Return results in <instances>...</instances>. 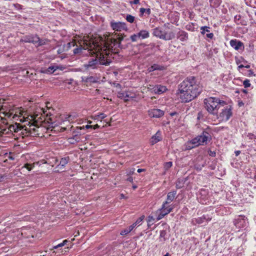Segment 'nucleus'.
<instances>
[{
  "instance_id": "9d476101",
  "label": "nucleus",
  "mask_w": 256,
  "mask_h": 256,
  "mask_svg": "<svg viewBox=\"0 0 256 256\" xmlns=\"http://www.w3.org/2000/svg\"><path fill=\"white\" fill-rule=\"evenodd\" d=\"M164 114V111L158 108H154L148 111L149 116L152 118H160Z\"/></svg>"
},
{
  "instance_id": "8fccbe9b",
  "label": "nucleus",
  "mask_w": 256,
  "mask_h": 256,
  "mask_svg": "<svg viewBox=\"0 0 256 256\" xmlns=\"http://www.w3.org/2000/svg\"><path fill=\"white\" fill-rule=\"evenodd\" d=\"M241 18V16L240 15H236L234 18V20L235 22H237L240 20Z\"/></svg>"
},
{
  "instance_id": "2eb2a0df",
  "label": "nucleus",
  "mask_w": 256,
  "mask_h": 256,
  "mask_svg": "<svg viewBox=\"0 0 256 256\" xmlns=\"http://www.w3.org/2000/svg\"><path fill=\"white\" fill-rule=\"evenodd\" d=\"M98 62L102 65L108 66L112 61L110 58H106L104 54H100L98 58Z\"/></svg>"
},
{
  "instance_id": "412c9836",
  "label": "nucleus",
  "mask_w": 256,
  "mask_h": 256,
  "mask_svg": "<svg viewBox=\"0 0 256 256\" xmlns=\"http://www.w3.org/2000/svg\"><path fill=\"white\" fill-rule=\"evenodd\" d=\"M167 90L166 86L162 85H157L154 88V92L156 94H161Z\"/></svg>"
},
{
  "instance_id": "72a5a7b5",
  "label": "nucleus",
  "mask_w": 256,
  "mask_h": 256,
  "mask_svg": "<svg viewBox=\"0 0 256 256\" xmlns=\"http://www.w3.org/2000/svg\"><path fill=\"white\" fill-rule=\"evenodd\" d=\"M140 12L141 14H143L144 12H146L149 15L151 13V10L150 8H140Z\"/></svg>"
},
{
  "instance_id": "6e6d98bb",
  "label": "nucleus",
  "mask_w": 256,
  "mask_h": 256,
  "mask_svg": "<svg viewBox=\"0 0 256 256\" xmlns=\"http://www.w3.org/2000/svg\"><path fill=\"white\" fill-rule=\"evenodd\" d=\"M248 76H254V72L252 70H249L248 71Z\"/></svg>"
},
{
  "instance_id": "39448f33",
  "label": "nucleus",
  "mask_w": 256,
  "mask_h": 256,
  "mask_svg": "<svg viewBox=\"0 0 256 256\" xmlns=\"http://www.w3.org/2000/svg\"><path fill=\"white\" fill-rule=\"evenodd\" d=\"M232 111L230 106H227L222 109L221 112L217 115V118L221 122H226L232 116Z\"/></svg>"
},
{
  "instance_id": "a19ab883",
  "label": "nucleus",
  "mask_w": 256,
  "mask_h": 256,
  "mask_svg": "<svg viewBox=\"0 0 256 256\" xmlns=\"http://www.w3.org/2000/svg\"><path fill=\"white\" fill-rule=\"evenodd\" d=\"M154 219L152 216H149L148 218V226L152 224L154 222Z\"/></svg>"
},
{
  "instance_id": "603ef678",
  "label": "nucleus",
  "mask_w": 256,
  "mask_h": 256,
  "mask_svg": "<svg viewBox=\"0 0 256 256\" xmlns=\"http://www.w3.org/2000/svg\"><path fill=\"white\" fill-rule=\"evenodd\" d=\"M206 36L208 38H210V39L214 37V34L213 33H209V34H206Z\"/></svg>"
},
{
  "instance_id": "9b49d317",
  "label": "nucleus",
  "mask_w": 256,
  "mask_h": 256,
  "mask_svg": "<svg viewBox=\"0 0 256 256\" xmlns=\"http://www.w3.org/2000/svg\"><path fill=\"white\" fill-rule=\"evenodd\" d=\"M200 145V143L198 141V136H197L190 141L188 142L186 144V150H191Z\"/></svg>"
},
{
  "instance_id": "774afa93",
  "label": "nucleus",
  "mask_w": 256,
  "mask_h": 256,
  "mask_svg": "<svg viewBox=\"0 0 256 256\" xmlns=\"http://www.w3.org/2000/svg\"><path fill=\"white\" fill-rule=\"evenodd\" d=\"M242 92L244 94H247L248 93V90H244V89H242L241 90Z\"/></svg>"
},
{
  "instance_id": "a18cd8bd",
  "label": "nucleus",
  "mask_w": 256,
  "mask_h": 256,
  "mask_svg": "<svg viewBox=\"0 0 256 256\" xmlns=\"http://www.w3.org/2000/svg\"><path fill=\"white\" fill-rule=\"evenodd\" d=\"M134 171H135V168H132L127 171V174L128 176H130L132 174H133L134 173Z\"/></svg>"
},
{
  "instance_id": "f3484780",
  "label": "nucleus",
  "mask_w": 256,
  "mask_h": 256,
  "mask_svg": "<svg viewBox=\"0 0 256 256\" xmlns=\"http://www.w3.org/2000/svg\"><path fill=\"white\" fill-rule=\"evenodd\" d=\"M82 82H85L88 84L96 83L98 82V78L96 77L93 76H82Z\"/></svg>"
},
{
  "instance_id": "393cba45",
  "label": "nucleus",
  "mask_w": 256,
  "mask_h": 256,
  "mask_svg": "<svg viewBox=\"0 0 256 256\" xmlns=\"http://www.w3.org/2000/svg\"><path fill=\"white\" fill-rule=\"evenodd\" d=\"M118 96L119 98H120L121 99H123L125 102H127L128 100V98H133L134 97L132 96H130L129 94H128L126 92H119L118 94Z\"/></svg>"
},
{
  "instance_id": "37998d69",
  "label": "nucleus",
  "mask_w": 256,
  "mask_h": 256,
  "mask_svg": "<svg viewBox=\"0 0 256 256\" xmlns=\"http://www.w3.org/2000/svg\"><path fill=\"white\" fill-rule=\"evenodd\" d=\"M9 131L10 130H8V128H2L1 130H0V136L8 134Z\"/></svg>"
},
{
  "instance_id": "680f3d73",
  "label": "nucleus",
  "mask_w": 256,
  "mask_h": 256,
  "mask_svg": "<svg viewBox=\"0 0 256 256\" xmlns=\"http://www.w3.org/2000/svg\"><path fill=\"white\" fill-rule=\"evenodd\" d=\"M244 68V66L242 65V64H240V65L238 66V70H240L241 68Z\"/></svg>"
},
{
  "instance_id": "a211bd4d",
  "label": "nucleus",
  "mask_w": 256,
  "mask_h": 256,
  "mask_svg": "<svg viewBox=\"0 0 256 256\" xmlns=\"http://www.w3.org/2000/svg\"><path fill=\"white\" fill-rule=\"evenodd\" d=\"M211 220L210 218H207L206 216H202V217L198 218H196L193 219L192 222L196 224H202L205 220L209 221Z\"/></svg>"
},
{
  "instance_id": "58836bf2",
  "label": "nucleus",
  "mask_w": 256,
  "mask_h": 256,
  "mask_svg": "<svg viewBox=\"0 0 256 256\" xmlns=\"http://www.w3.org/2000/svg\"><path fill=\"white\" fill-rule=\"evenodd\" d=\"M106 116L104 114V113H100L99 114H96L94 116V118L95 119H101V120H102L104 118L106 117Z\"/></svg>"
},
{
  "instance_id": "052dcab7",
  "label": "nucleus",
  "mask_w": 256,
  "mask_h": 256,
  "mask_svg": "<svg viewBox=\"0 0 256 256\" xmlns=\"http://www.w3.org/2000/svg\"><path fill=\"white\" fill-rule=\"evenodd\" d=\"M127 180L130 182H133V178L132 177V176H129L128 178H127Z\"/></svg>"
},
{
  "instance_id": "a878e982",
  "label": "nucleus",
  "mask_w": 256,
  "mask_h": 256,
  "mask_svg": "<svg viewBox=\"0 0 256 256\" xmlns=\"http://www.w3.org/2000/svg\"><path fill=\"white\" fill-rule=\"evenodd\" d=\"M138 34L140 38H141L142 39L146 38L150 36L148 32L146 30H142L138 32Z\"/></svg>"
},
{
  "instance_id": "b1692460",
  "label": "nucleus",
  "mask_w": 256,
  "mask_h": 256,
  "mask_svg": "<svg viewBox=\"0 0 256 256\" xmlns=\"http://www.w3.org/2000/svg\"><path fill=\"white\" fill-rule=\"evenodd\" d=\"M164 37L162 38V40H171L175 38V34L172 32H164Z\"/></svg>"
},
{
  "instance_id": "1a4fd4ad",
  "label": "nucleus",
  "mask_w": 256,
  "mask_h": 256,
  "mask_svg": "<svg viewBox=\"0 0 256 256\" xmlns=\"http://www.w3.org/2000/svg\"><path fill=\"white\" fill-rule=\"evenodd\" d=\"M230 45L235 50H242L244 49V44L237 40H232L230 42Z\"/></svg>"
},
{
  "instance_id": "7c9ffc66",
  "label": "nucleus",
  "mask_w": 256,
  "mask_h": 256,
  "mask_svg": "<svg viewBox=\"0 0 256 256\" xmlns=\"http://www.w3.org/2000/svg\"><path fill=\"white\" fill-rule=\"evenodd\" d=\"M144 216H140V218H139L136 220V222L134 223L132 226H134V228L137 226V225H140L141 224H142V221L143 219L144 218Z\"/></svg>"
},
{
  "instance_id": "338daca9",
  "label": "nucleus",
  "mask_w": 256,
  "mask_h": 256,
  "mask_svg": "<svg viewBox=\"0 0 256 256\" xmlns=\"http://www.w3.org/2000/svg\"><path fill=\"white\" fill-rule=\"evenodd\" d=\"M58 247L59 248H61V247H62L64 246V244H62V242L60 243V244H58Z\"/></svg>"
},
{
  "instance_id": "09e8293b",
  "label": "nucleus",
  "mask_w": 256,
  "mask_h": 256,
  "mask_svg": "<svg viewBox=\"0 0 256 256\" xmlns=\"http://www.w3.org/2000/svg\"><path fill=\"white\" fill-rule=\"evenodd\" d=\"M204 166V165L200 166L199 164H195L194 168L198 170H200L202 168V167Z\"/></svg>"
},
{
  "instance_id": "c756f323",
  "label": "nucleus",
  "mask_w": 256,
  "mask_h": 256,
  "mask_svg": "<svg viewBox=\"0 0 256 256\" xmlns=\"http://www.w3.org/2000/svg\"><path fill=\"white\" fill-rule=\"evenodd\" d=\"M166 234L167 232L166 230H162L160 232V238L161 239V241L164 242L166 240Z\"/></svg>"
},
{
  "instance_id": "79ce46f5",
  "label": "nucleus",
  "mask_w": 256,
  "mask_h": 256,
  "mask_svg": "<svg viewBox=\"0 0 256 256\" xmlns=\"http://www.w3.org/2000/svg\"><path fill=\"white\" fill-rule=\"evenodd\" d=\"M243 84L245 88H248L250 86L251 84L250 81L248 79H246L243 82Z\"/></svg>"
},
{
  "instance_id": "69168bd1",
  "label": "nucleus",
  "mask_w": 256,
  "mask_h": 256,
  "mask_svg": "<svg viewBox=\"0 0 256 256\" xmlns=\"http://www.w3.org/2000/svg\"><path fill=\"white\" fill-rule=\"evenodd\" d=\"M92 128V125L87 124L86 126V128Z\"/></svg>"
},
{
  "instance_id": "aec40b11",
  "label": "nucleus",
  "mask_w": 256,
  "mask_h": 256,
  "mask_svg": "<svg viewBox=\"0 0 256 256\" xmlns=\"http://www.w3.org/2000/svg\"><path fill=\"white\" fill-rule=\"evenodd\" d=\"M178 38L182 42L186 41L188 38V34L184 31H179L177 34Z\"/></svg>"
},
{
  "instance_id": "5fc2aeb1",
  "label": "nucleus",
  "mask_w": 256,
  "mask_h": 256,
  "mask_svg": "<svg viewBox=\"0 0 256 256\" xmlns=\"http://www.w3.org/2000/svg\"><path fill=\"white\" fill-rule=\"evenodd\" d=\"M130 3L131 4H140V0H134V1L132 2H130Z\"/></svg>"
},
{
  "instance_id": "6e6552de",
  "label": "nucleus",
  "mask_w": 256,
  "mask_h": 256,
  "mask_svg": "<svg viewBox=\"0 0 256 256\" xmlns=\"http://www.w3.org/2000/svg\"><path fill=\"white\" fill-rule=\"evenodd\" d=\"M25 126H22L20 124L16 123L14 124L10 125L8 127V130L10 132H20V134L22 136V130H24Z\"/></svg>"
},
{
  "instance_id": "7ed1b4c3",
  "label": "nucleus",
  "mask_w": 256,
  "mask_h": 256,
  "mask_svg": "<svg viewBox=\"0 0 256 256\" xmlns=\"http://www.w3.org/2000/svg\"><path fill=\"white\" fill-rule=\"evenodd\" d=\"M40 118L38 114L33 117L34 123L31 124L29 127L25 126L24 130H22V136H40V131L42 128L38 126V120Z\"/></svg>"
},
{
  "instance_id": "e2e57ef3",
  "label": "nucleus",
  "mask_w": 256,
  "mask_h": 256,
  "mask_svg": "<svg viewBox=\"0 0 256 256\" xmlns=\"http://www.w3.org/2000/svg\"><path fill=\"white\" fill-rule=\"evenodd\" d=\"M99 128V126L96 124H95L94 126H92V128H93L95 130V129H96V128Z\"/></svg>"
},
{
  "instance_id": "49530a36",
  "label": "nucleus",
  "mask_w": 256,
  "mask_h": 256,
  "mask_svg": "<svg viewBox=\"0 0 256 256\" xmlns=\"http://www.w3.org/2000/svg\"><path fill=\"white\" fill-rule=\"evenodd\" d=\"M73 138L74 140V142H76V143L79 142L80 140V136L78 135L74 136Z\"/></svg>"
},
{
  "instance_id": "f704fd0d",
  "label": "nucleus",
  "mask_w": 256,
  "mask_h": 256,
  "mask_svg": "<svg viewBox=\"0 0 256 256\" xmlns=\"http://www.w3.org/2000/svg\"><path fill=\"white\" fill-rule=\"evenodd\" d=\"M156 214H158V216L156 218L157 220H161L166 216V213L165 214L162 213L161 212L160 210H158L156 211Z\"/></svg>"
},
{
  "instance_id": "2f4dec72",
  "label": "nucleus",
  "mask_w": 256,
  "mask_h": 256,
  "mask_svg": "<svg viewBox=\"0 0 256 256\" xmlns=\"http://www.w3.org/2000/svg\"><path fill=\"white\" fill-rule=\"evenodd\" d=\"M34 164H35V163H34L32 164H30L27 163V164H24V165L22 166V168H26L28 170L30 171L33 168L34 166Z\"/></svg>"
},
{
  "instance_id": "0eeeda50",
  "label": "nucleus",
  "mask_w": 256,
  "mask_h": 256,
  "mask_svg": "<svg viewBox=\"0 0 256 256\" xmlns=\"http://www.w3.org/2000/svg\"><path fill=\"white\" fill-rule=\"evenodd\" d=\"M209 139H211L210 135L206 131H203L201 134L198 136V141L200 143V145L206 144Z\"/></svg>"
},
{
  "instance_id": "3c124183",
  "label": "nucleus",
  "mask_w": 256,
  "mask_h": 256,
  "mask_svg": "<svg viewBox=\"0 0 256 256\" xmlns=\"http://www.w3.org/2000/svg\"><path fill=\"white\" fill-rule=\"evenodd\" d=\"M172 162H166L165 164V168H170L172 166Z\"/></svg>"
},
{
  "instance_id": "de8ad7c7",
  "label": "nucleus",
  "mask_w": 256,
  "mask_h": 256,
  "mask_svg": "<svg viewBox=\"0 0 256 256\" xmlns=\"http://www.w3.org/2000/svg\"><path fill=\"white\" fill-rule=\"evenodd\" d=\"M208 154L212 157H214L216 155V153L214 151H212L210 150L208 151Z\"/></svg>"
},
{
  "instance_id": "4d7b16f0",
  "label": "nucleus",
  "mask_w": 256,
  "mask_h": 256,
  "mask_svg": "<svg viewBox=\"0 0 256 256\" xmlns=\"http://www.w3.org/2000/svg\"><path fill=\"white\" fill-rule=\"evenodd\" d=\"M68 48H70V47H71V46H75L76 44L74 43V42H69V43H68Z\"/></svg>"
},
{
  "instance_id": "ea45409f",
  "label": "nucleus",
  "mask_w": 256,
  "mask_h": 256,
  "mask_svg": "<svg viewBox=\"0 0 256 256\" xmlns=\"http://www.w3.org/2000/svg\"><path fill=\"white\" fill-rule=\"evenodd\" d=\"M82 50H83V48L82 46L79 47V48H76L74 50L73 52L74 54H80V53H82Z\"/></svg>"
},
{
  "instance_id": "bb28decb",
  "label": "nucleus",
  "mask_w": 256,
  "mask_h": 256,
  "mask_svg": "<svg viewBox=\"0 0 256 256\" xmlns=\"http://www.w3.org/2000/svg\"><path fill=\"white\" fill-rule=\"evenodd\" d=\"M134 228V226H130L128 228L123 230L120 232L122 236H125L130 233Z\"/></svg>"
},
{
  "instance_id": "f03ea898",
  "label": "nucleus",
  "mask_w": 256,
  "mask_h": 256,
  "mask_svg": "<svg viewBox=\"0 0 256 256\" xmlns=\"http://www.w3.org/2000/svg\"><path fill=\"white\" fill-rule=\"evenodd\" d=\"M205 108L208 112L213 115L218 114V110L221 106L226 104V102L220 100V98L210 97L204 100Z\"/></svg>"
},
{
  "instance_id": "ddd939ff",
  "label": "nucleus",
  "mask_w": 256,
  "mask_h": 256,
  "mask_svg": "<svg viewBox=\"0 0 256 256\" xmlns=\"http://www.w3.org/2000/svg\"><path fill=\"white\" fill-rule=\"evenodd\" d=\"M98 64V60L96 58H92L90 60L87 64L84 65V68L86 69H94L96 68V64Z\"/></svg>"
},
{
  "instance_id": "4468645a",
  "label": "nucleus",
  "mask_w": 256,
  "mask_h": 256,
  "mask_svg": "<svg viewBox=\"0 0 256 256\" xmlns=\"http://www.w3.org/2000/svg\"><path fill=\"white\" fill-rule=\"evenodd\" d=\"M245 216H239L237 218L234 220V224L238 228L243 227L244 226Z\"/></svg>"
},
{
  "instance_id": "5701e85b",
  "label": "nucleus",
  "mask_w": 256,
  "mask_h": 256,
  "mask_svg": "<svg viewBox=\"0 0 256 256\" xmlns=\"http://www.w3.org/2000/svg\"><path fill=\"white\" fill-rule=\"evenodd\" d=\"M164 69V66H160L157 64H154L148 68V72H150L156 70H162Z\"/></svg>"
},
{
  "instance_id": "f257e3e1",
  "label": "nucleus",
  "mask_w": 256,
  "mask_h": 256,
  "mask_svg": "<svg viewBox=\"0 0 256 256\" xmlns=\"http://www.w3.org/2000/svg\"><path fill=\"white\" fill-rule=\"evenodd\" d=\"M180 96L183 102H188L196 98L202 91V88L196 77H187L180 84Z\"/></svg>"
},
{
  "instance_id": "423d86ee",
  "label": "nucleus",
  "mask_w": 256,
  "mask_h": 256,
  "mask_svg": "<svg viewBox=\"0 0 256 256\" xmlns=\"http://www.w3.org/2000/svg\"><path fill=\"white\" fill-rule=\"evenodd\" d=\"M110 26L112 29L116 31L120 32L122 30H128L126 24L124 22H115L112 20L110 22Z\"/></svg>"
},
{
  "instance_id": "bf43d9fd",
  "label": "nucleus",
  "mask_w": 256,
  "mask_h": 256,
  "mask_svg": "<svg viewBox=\"0 0 256 256\" xmlns=\"http://www.w3.org/2000/svg\"><path fill=\"white\" fill-rule=\"evenodd\" d=\"M145 170H146L144 169V168H138L137 170V172H138L140 173L141 172H144Z\"/></svg>"
},
{
  "instance_id": "e433bc0d",
  "label": "nucleus",
  "mask_w": 256,
  "mask_h": 256,
  "mask_svg": "<svg viewBox=\"0 0 256 256\" xmlns=\"http://www.w3.org/2000/svg\"><path fill=\"white\" fill-rule=\"evenodd\" d=\"M139 38H140L138 33L136 34H134L130 36V40L132 42H134L137 41Z\"/></svg>"
},
{
  "instance_id": "4c0bfd02",
  "label": "nucleus",
  "mask_w": 256,
  "mask_h": 256,
  "mask_svg": "<svg viewBox=\"0 0 256 256\" xmlns=\"http://www.w3.org/2000/svg\"><path fill=\"white\" fill-rule=\"evenodd\" d=\"M123 37L122 36H119L118 38V42L116 40H114V44H118V46L119 48L120 47V44H121V42L123 40Z\"/></svg>"
},
{
  "instance_id": "c03bdc74",
  "label": "nucleus",
  "mask_w": 256,
  "mask_h": 256,
  "mask_svg": "<svg viewBox=\"0 0 256 256\" xmlns=\"http://www.w3.org/2000/svg\"><path fill=\"white\" fill-rule=\"evenodd\" d=\"M247 137L249 138L250 140L256 139V136L252 133H248L246 135Z\"/></svg>"
},
{
  "instance_id": "4be33fe9",
  "label": "nucleus",
  "mask_w": 256,
  "mask_h": 256,
  "mask_svg": "<svg viewBox=\"0 0 256 256\" xmlns=\"http://www.w3.org/2000/svg\"><path fill=\"white\" fill-rule=\"evenodd\" d=\"M166 205L167 204H162L161 208L159 209V210H160L162 213H166V215L170 212L173 209L172 208L170 207V206H167Z\"/></svg>"
},
{
  "instance_id": "20e7f679",
  "label": "nucleus",
  "mask_w": 256,
  "mask_h": 256,
  "mask_svg": "<svg viewBox=\"0 0 256 256\" xmlns=\"http://www.w3.org/2000/svg\"><path fill=\"white\" fill-rule=\"evenodd\" d=\"M48 41L47 39H40L37 34L26 35L20 40L21 42L33 44L36 46L45 45Z\"/></svg>"
},
{
  "instance_id": "0e129e2a",
  "label": "nucleus",
  "mask_w": 256,
  "mask_h": 256,
  "mask_svg": "<svg viewBox=\"0 0 256 256\" xmlns=\"http://www.w3.org/2000/svg\"><path fill=\"white\" fill-rule=\"evenodd\" d=\"M234 153L236 156H238L240 153V150H236L235 151Z\"/></svg>"
},
{
  "instance_id": "13d9d810",
  "label": "nucleus",
  "mask_w": 256,
  "mask_h": 256,
  "mask_svg": "<svg viewBox=\"0 0 256 256\" xmlns=\"http://www.w3.org/2000/svg\"><path fill=\"white\" fill-rule=\"evenodd\" d=\"M180 180H178L176 182V188H181V186H178V184H180Z\"/></svg>"
},
{
  "instance_id": "473e14b6",
  "label": "nucleus",
  "mask_w": 256,
  "mask_h": 256,
  "mask_svg": "<svg viewBox=\"0 0 256 256\" xmlns=\"http://www.w3.org/2000/svg\"><path fill=\"white\" fill-rule=\"evenodd\" d=\"M126 19L127 22H129L130 23H132L134 22L135 18L130 14H127L126 17Z\"/></svg>"
},
{
  "instance_id": "c85d7f7f",
  "label": "nucleus",
  "mask_w": 256,
  "mask_h": 256,
  "mask_svg": "<svg viewBox=\"0 0 256 256\" xmlns=\"http://www.w3.org/2000/svg\"><path fill=\"white\" fill-rule=\"evenodd\" d=\"M57 68H58L56 66H50L46 70L45 72H44L46 74H52L56 70Z\"/></svg>"
},
{
  "instance_id": "864d4df0",
  "label": "nucleus",
  "mask_w": 256,
  "mask_h": 256,
  "mask_svg": "<svg viewBox=\"0 0 256 256\" xmlns=\"http://www.w3.org/2000/svg\"><path fill=\"white\" fill-rule=\"evenodd\" d=\"M68 140H69V142L72 144H74L76 143V142H74V140L72 138H68Z\"/></svg>"
},
{
  "instance_id": "c9c22d12",
  "label": "nucleus",
  "mask_w": 256,
  "mask_h": 256,
  "mask_svg": "<svg viewBox=\"0 0 256 256\" xmlns=\"http://www.w3.org/2000/svg\"><path fill=\"white\" fill-rule=\"evenodd\" d=\"M210 28L207 26H204L200 28L201 34H204L206 32H210Z\"/></svg>"
},
{
  "instance_id": "dca6fc26",
  "label": "nucleus",
  "mask_w": 256,
  "mask_h": 256,
  "mask_svg": "<svg viewBox=\"0 0 256 256\" xmlns=\"http://www.w3.org/2000/svg\"><path fill=\"white\" fill-rule=\"evenodd\" d=\"M162 139L161 132L160 130H158L156 134L152 137L150 142L152 145H154L160 141Z\"/></svg>"
},
{
  "instance_id": "f8f14e48",
  "label": "nucleus",
  "mask_w": 256,
  "mask_h": 256,
  "mask_svg": "<svg viewBox=\"0 0 256 256\" xmlns=\"http://www.w3.org/2000/svg\"><path fill=\"white\" fill-rule=\"evenodd\" d=\"M176 190H172V192H168V194H167L166 200L165 202H163V204H170L175 198H176Z\"/></svg>"
},
{
  "instance_id": "cd10ccee",
  "label": "nucleus",
  "mask_w": 256,
  "mask_h": 256,
  "mask_svg": "<svg viewBox=\"0 0 256 256\" xmlns=\"http://www.w3.org/2000/svg\"><path fill=\"white\" fill-rule=\"evenodd\" d=\"M68 160H69L68 156L63 158L60 160L59 165L62 166H64L68 163Z\"/></svg>"
},
{
  "instance_id": "6ab92c4d",
  "label": "nucleus",
  "mask_w": 256,
  "mask_h": 256,
  "mask_svg": "<svg viewBox=\"0 0 256 256\" xmlns=\"http://www.w3.org/2000/svg\"><path fill=\"white\" fill-rule=\"evenodd\" d=\"M164 32H165L162 30L160 28H156L154 29L152 34L154 36L160 39H162V38L164 37Z\"/></svg>"
}]
</instances>
